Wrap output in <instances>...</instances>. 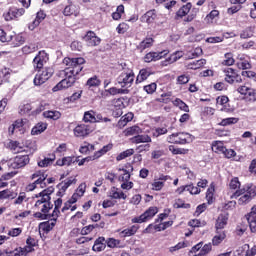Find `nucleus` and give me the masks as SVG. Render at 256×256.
I'll return each mask as SVG.
<instances>
[{"label":"nucleus","instance_id":"nucleus-1","mask_svg":"<svg viewBox=\"0 0 256 256\" xmlns=\"http://www.w3.org/2000/svg\"><path fill=\"white\" fill-rule=\"evenodd\" d=\"M62 63L65 66V69L60 72V75H63L64 79H62L52 88V91L54 93H57V91H63L64 89H69V87H73V85H75V81H77V76L81 71H83V64L85 63V58L66 57L63 59Z\"/></svg>","mask_w":256,"mask_h":256},{"label":"nucleus","instance_id":"nucleus-2","mask_svg":"<svg viewBox=\"0 0 256 256\" xmlns=\"http://www.w3.org/2000/svg\"><path fill=\"white\" fill-rule=\"evenodd\" d=\"M51 207H53V205H51V196L45 192H41L40 198L33 207L34 211H36L34 217L41 220L47 219V213H49Z\"/></svg>","mask_w":256,"mask_h":256},{"label":"nucleus","instance_id":"nucleus-3","mask_svg":"<svg viewBox=\"0 0 256 256\" xmlns=\"http://www.w3.org/2000/svg\"><path fill=\"white\" fill-rule=\"evenodd\" d=\"M192 8L193 4H191V2H188L185 5L181 6L176 12L175 19H183V17H186L184 19L185 23H191V21H193V19L197 17V12L190 13Z\"/></svg>","mask_w":256,"mask_h":256},{"label":"nucleus","instance_id":"nucleus-4","mask_svg":"<svg viewBox=\"0 0 256 256\" xmlns=\"http://www.w3.org/2000/svg\"><path fill=\"white\" fill-rule=\"evenodd\" d=\"M47 175L45 172L39 170L32 174L31 179H36L33 183L29 184L26 189L27 191H35V189H45V179Z\"/></svg>","mask_w":256,"mask_h":256},{"label":"nucleus","instance_id":"nucleus-5","mask_svg":"<svg viewBox=\"0 0 256 256\" xmlns=\"http://www.w3.org/2000/svg\"><path fill=\"white\" fill-rule=\"evenodd\" d=\"M237 93L241 95L242 100L245 103H255L256 101V90L247 85H240L237 87Z\"/></svg>","mask_w":256,"mask_h":256},{"label":"nucleus","instance_id":"nucleus-6","mask_svg":"<svg viewBox=\"0 0 256 256\" xmlns=\"http://www.w3.org/2000/svg\"><path fill=\"white\" fill-rule=\"evenodd\" d=\"M167 141L175 145H185L193 141V136L185 132L173 133L167 137Z\"/></svg>","mask_w":256,"mask_h":256},{"label":"nucleus","instance_id":"nucleus-7","mask_svg":"<svg viewBox=\"0 0 256 256\" xmlns=\"http://www.w3.org/2000/svg\"><path fill=\"white\" fill-rule=\"evenodd\" d=\"M135 81V73L133 70L123 71L117 78V83L121 87L129 89L133 82Z\"/></svg>","mask_w":256,"mask_h":256},{"label":"nucleus","instance_id":"nucleus-8","mask_svg":"<svg viewBox=\"0 0 256 256\" xmlns=\"http://www.w3.org/2000/svg\"><path fill=\"white\" fill-rule=\"evenodd\" d=\"M157 213H159V208H157V206H151L140 216L132 218L131 221L132 223H147V221H151Z\"/></svg>","mask_w":256,"mask_h":256},{"label":"nucleus","instance_id":"nucleus-9","mask_svg":"<svg viewBox=\"0 0 256 256\" xmlns=\"http://www.w3.org/2000/svg\"><path fill=\"white\" fill-rule=\"evenodd\" d=\"M51 77H53V68L47 67L42 71L39 70L34 77V85L36 87H40V85H43V83H47Z\"/></svg>","mask_w":256,"mask_h":256},{"label":"nucleus","instance_id":"nucleus-10","mask_svg":"<svg viewBox=\"0 0 256 256\" xmlns=\"http://www.w3.org/2000/svg\"><path fill=\"white\" fill-rule=\"evenodd\" d=\"M241 195H247L250 199H255L256 186L253 184L244 185L243 188L236 190V192L232 195V199H237V197H241Z\"/></svg>","mask_w":256,"mask_h":256},{"label":"nucleus","instance_id":"nucleus-11","mask_svg":"<svg viewBox=\"0 0 256 256\" xmlns=\"http://www.w3.org/2000/svg\"><path fill=\"white\" fill-rule=\"evenodd\" d=\"M29 161H31L29 155H17L9 165L12 169H23V167L29 165Z\"/></svg>","mask_w":256,"mask_h":256},{"label":"nucleus","instance_id":"nucleus-12","mask_svg":"<svg viewBox=\"0 0 256 256\" xmlns=\"http://www.w3.org/2000/svg\"><path fill=\"white\" fill-rule=\"evenodd\" d=\"M49 61V55L45 51H40L35 58L33 59V67L34 69H43L45 63Z\"/></svg>","mask_w":256,"mask_h":256},{"label":"nucleus","instance_id":"nucleus-13","mask_svg":"<svg viewBox=\"0 0 256 256\" xmlns=\"http://www.w3.org/2000/svg\"><path fill=\"white\" fill-rule=\"evenodd\" d=\"M73 133L74 137H88L93 133V127L87 124H79L74 128Z\"/></svg>","mask_w":256,"mask_h":256},{"label":"nucleus","instance_id":"nucleus-14","mask_svg":"<svg viewBox=\"0 0 256 256\" xmlns=\"http://www.w3.org/2000/svg\"><path fill=\"white\" fill-rule=\"evenodd\" d=\"M25 15V9L23 8H10L7 13H4L5 21H13V19H19V17H23Z\"/></svg>","mask_w":256,"mask_h":256},{"label":"nucleus","instance_id":"nucleus-15","mask_svg":"<svg viewBox=\"0 0 256 256\" xmlns=\"http://www.w3.org/2000/svg\"><path fill=\"white\" fill-rule=\"evenodd\" d=\"M111 145H106L104 146L102 149H100L99 151H97L94 156H90V157H86L83 158L82 160H80L78 162L79 167L85 165V163H87V161H94V159H99V157H102V155H105V153L111 151Z\"/></svg>","mask_w":256,"mask_h":256},{"label":"nucleus","instance_id":"nucleus-16","mask_svg":"<svg viewBox=\"0 0 256 256\" xmlns=\"http://www.w3.org/2000/svg\"><path fill=\"white\" fill-rule=\"evenodd\" d=\"M166 55H169V50H163L161 52H149L144 56L143 59L145 63H151L153 61L163 59V57H166Z\"/></svg>","mask_w":256,"mask_h":256},{"label":"nucleus","instance_id":"nucleus-17","mask_svg":"<svg viewBox=\"0 0 256 256\" xmlns=\"http://www.w3.org/2000/svg\"><path fill=\"white\" fill-rule=\"evenodd\" d=\"M84 41L88 47H97V45H101V38H99L93 31L86 33Z\"/></svg>","mask_w":256,"mask_h":256},{"label":"nucleus","instance_id":"nucleus-18","mask_svg":"<svg viewBox=\"0 0 256 256\" xmlns=\"http://www.w3.org/2000/svg\"><path fill=\"white\" fill-rule=\"evenodd\" d=\"M223 72L225 74L226 83H230V85H232V83H235V82L241 83V79L239 78V75L233 68H226L223 70Z\"/></svg>","mask_w":256,"mask_h":256},{"label":"nucleus","instance_id":"nucleus-19","mask_svg":"<svg viewBox=\"0 0 256 256\" xmlns=\"http://www.w3.org/2000/svg\"><path fill=\"white\" fill-rule=\"evenodd\" d=\"M173 225V221H167L160 224H149L148 227L145 229L146 233H151V230L154 229V231H165V229H168V227H171Z\"/></svg>","mask_w":256,"mask_h":256},{"label":"nucleus","instance_id":"nucleus-20","mask_svg":"<svg viewBox=\"0 0 256 256\" xmlns=\"http://www.w3.org/2000/svg\"><path fill=\"white\" fill-rule=\"evenodd\" d=\"M35 248L26 244L24 247L15 248L13 252L6 251V254L14 253V256H27L28 253H33Z\"/></svg>","mask_w":256,"mask_h":256},{"label":"nucleus","instance_id":"nucleus-21","mask_svg":"<svg viewBox=\"0 0 256 256\" xmlns=\"http://www.w3.org/2000/svg\"><path fill=\"white\" fill-rule=\"evenodd\" d=\"M171 179L170 176L161 175L158 179H154L152 183L153 191H161L163 187H165V181H169Z\"/></svg>","mask_w":256,"mask_h":256},{"label":"nucleus","instance_id":"nucleus-22","mask_svg":"<svg viewBox=\"0 0 256 256\" xmlns=\"http://www.w3.org/2000/svg\"><path fill=\"white\" fill-rule=\"evenodd\" d=\"M224 239H227V233L224 230H216V233L212 238V245L214 247H219Z\"/></svg>","mask_w":256,"mask_h":256},{"label":"nucleus","instance_id":"nucleus-23","mask_svg":"<svg viewBox=\"0 0 256 256\" xmlns=\"http://www.w3.org/2000/svg\"><path fill=\"white\" fill-rule=\"evenodd\" d=\"M155 19H157V12L155 10H150L141 16L140 21L142 23H147L148 25H151V23H153Z\"/></svg>","mask_w":256,"mask_h":256},{"label":"nucleus","instance_id":"nucleus-24","mask_svg":"<svg viewBox=\"0 0 256 256\" xmlns=\"http://www.w3.org/2000/svg\"><path fill=\"white\" fill-rule=\"evenodd\" d=\"M76 183H77V178L71 176V177L65 179L60 184H58V189H60V191L62 193H65L67 191V189H69V187H71V185H75Z\"/></svg>","mask_w":256,"mask_h":256},{"label":"nucleus","instance_id":"nucleus-25","mask_svg":"<svg viewBox=\"0 0 256 256\" xmlns=\"http://www.w3.org/2000/svg\"><path fill=\"white\" fill-rule=\"evenodd\" d=\"M227 221H229V217L225 214H220L216 220L215 229L216 231H223L225 226L227 225Z\"/></svg>","mask_w":256,"mask_h":256},{"label":"nucleus","instance_id":"nucleus-26","mask_svg":"<svg viewBox=\"0 0 256 256\" xmlns=\"http://www.w3.org/2000/svg\"><path fill=\"white\" fill-rule=\"evenodd\" d=\"M7 147L12 151V153H23L27 151V147H23L21 143L17 141H10Z\"/></svg>","mask_w":256,"mask_h":256},{"label":"nucleus","instance_id":"nucleus-27","mask_svg":"<svg viewBox=\"0 0 256 256\" xmlns=\"http://www.w3.org/2000/svg\"><path fill=\"white\" fill-rule=\"evenodd\" d=\"M123 133L125 137H137L138 135H141V133H143V129H141L139 126H132L126 128Z\"/></svg>","mask_w":256,"mask_h":256},{"label":"nucleus","instance_id":"nucleus-28","mask_svg":"<svg viewBox=\"0 0 256 256\" xmlns=\"http://www.w3.org/2000/svg\"><path fill=\"white\" fill-rule=\"evenodd\" d=\"M106 247L107 244L105 242V237H99L98 239H96L92 249L97 253H101V251H105Z\"/></svg>","mask_w":256,"mask_h":256},{"label":"nucleus","instance_id":"nucleus-29","mask_svg":"<svg viewBox=\"0 0 256 256\" xmlns=\"http://www.w3.org/2000/svg\"><path fill=\"white\" fill-rule=\"evenodd\" d=\"M130 141L135 145H139V143H151V138L147 134H138L137 136H133L132 138H130Z\"/></svg>","mask_w":256,"mask_h":256},{"label":"nucleus","instance_id":"nucleus-30","mask_svg":"<svg viewBox=\"0 0 256 256\" xmlns=\"http://www.w3.org/2000/svg\"><path fill=\"white\" fill-rule=\"evenodd\" d=\"M63 14L66 17H71V15H74V17H77V15H79V6L77 5H68L64 8V12Z\"/></svg>","mask_w":256,"mask_h":256},{"label":"nucleus","instance_id":"nucleus-31","mask_svg":"<svg viewBox=\"0 0 256 256\" xmlns=\"http://www.w3.org/2000/svg\"><path fill=\"white\" fill-rule=\"evenodd\" d=\"M184 55L185 53H183V51H176L162 63L165 66L170 65V63H175V61H179V59H181V57H183Z\"/></svg>","mask_w":256,"mask_h":256},{"label":"nucleus","instance_id":"nucleus-32","mask_svg":"<svg viewBox=\"0 0 256 256\" xmlns=\"http://www.w3.org/2000/svg\"><path fill=\"white\" fill-rule=\"evenodd\" d=\"M17 197V193L13 192V190L5 189L0 191V201H5V199H15Z\"/></svg>","mask_w":256,"mask_h":256},{"label":"nucleus","instance_id":"nucleus-33","mask_svg":"<svg viewBox=\"0 0 256 256\" xmlns=\"http://www.w3.org/2000/svg\"><path fill=\"white\" fill-rule=\"evenodd\" d=\"M150 76L151 72L148 69H141L136 77V84L143 83V81H147V78H149Z\"/></svg>","mask_w":256,"mask_h":256},{"label":"nucleus","instance_id":"nucleus-34","mask_svg":"<svg viewBox=\"0 0 256 256\" xmlns=\"http://www.w3.org/2000/svg\"><path fill=\"white\" fill-rule=\"evenodd\" d=\"M139 231V226L132 225L130 228H126L120 232L121 237H132V235H135Z\"/></svg>","mask_w":256,"mask_h":256},{"label":"nucleus","instance_id":"nucleus-35","mask_svg":"<svg viewBox=\"0 0 256 256\" xmlns=\"http://www.w3.org/2000/svg\"><path fill=\"white\" fill-rule=\"evenodd\" d=\"M207 64V60L205 59H200V60H195L187 64L188 69H201V67H204Z\"/></svg>","mask_w":256,"mask_h":256},{"label":"nucleus","instance_id":"nucleus-36","mask_svg":"<svg viewBox=\"0 0 256 256\" xmlns=\"http://www.w3.org/2000/svg\"><path fill=\"white\" fill-rule=\"evenodd\" d=\"M211 147H212V151L214 153H218V154L225 153L226 147H225V144L223 142H221V141H214V142H212V146Z\"/></svg>","mask_w":256,"mask_h":256},{"label":"nucleus","instance_id":"nucleus-37","mask_svg":"<svg viewBox=\"0 0 256 256\" xmlns=\"http://www.w3.org/2000/svg\"><path fill=\"white\" fill-rule=\"evenodd\" d=\"M110 249H115V247L119 249H123V244H121V240L115 239V238H108L106 241H104Z\"/></svg>","mask_w":256,"mask_h":256},{"label":"nucleus","instance_id":"nucleus-38","mask_svg":"<svg viewBox=\"0 0 256 256\" xmlns=\"http://www.w3.org/2000/svg\"><path fill=\"white\" fill-rule=\"evenodd\" d=\"M92 151H95V145L86 141L82 143L79 149V152L84 155H87V153H91Z\"/></svg>","mask_w":256,"mask_h":256},{"label":"nucleus","instance_id":"nucleus-39","mask_svg":"<svg viewBox=\"0 0 256 256\" xmlns=\"http://www.w3.org/2000/svg\"><path fill=\"white\" fill-rule=\"evenodd\" d=\"M83 121L84 123H97V119L95 118V111L89 110L84 112Z\"/></svg>","mask_w":256,"mask_h":256},{"label":"nucleus","instance_id":"nucleus-40","mask_svg":"<svg viewBox=\"0 0 256 256\" xmlns=\"http://www.w3.org/2000/svg\"><path fill=\"white\" fill-rule=\"evenodd\" d=\"M55 219H52L50 221H47V222H42L40 223L39 225V228L42 230V231H45L46 233H49V231L53 230V227H55Z\"/></svg>","mask_w":256,"mask_h":256},{"label":"nucleus","instance_id":"nucleus-41","mask_svg":"<svg viewBox=\"0 0 256 256\" xmlns=\"http://www.w3.org/2000/svg\"><path fill=\"white\" fill-rule=\"evenodd\" d=\"M154 40L153 38L149 37L144 39L140 44L138 45V49L140 51H145V49H149L150 47H153Z\"/></svg>","mask_w":256,"mask_h":256},{"label":"nucleus","instance_id":"nucleus-42","mask_svg":"<svg viewBox=\"0 0 256 256\" xmlns=\"http://www.w3.org/2000/svg\"><path fill=\"white\" fill-rule=\"evenodd\" d=\"M110 197L112 199H127V195L123 191H119L117 188L113 187L110 190Z\"/></svg>","mask_w":256,"mask_h":256},{"label":"nucleus","instance_id":"nucleus-43","mask_svg":"<svg viewBox=\"0 0 256 256\" xmlns=\"http://www.w3.org/2000/svg\"><path fill=\"white\" fill-rule=\"evenodd\" d=\"M55 161V155H52V157H45L44 159L42 160H39L37 162V165L38 167H42V168H45V167H50V165H53V162Z\"/></svg>","mask_w":256,"mask_h":256},{"label":"nucleus","instance_id":"nucleus-44","mask_svg":"<svg viewBox=\"0 0 256 256\" xmlns=\"http://www.w3.org/2000/svg\"><path fill=\"white\" fill-rule=\"evenodd\" d=\"M46 129L47 125L45 123H38L32 128L31 135H41Z\"/></svg>","mask_w":256,"mask_h":256},{"label":"nucleus","instance_id":"nucleus-45","mask_svg":"<svg viewBox=\"0 0 256 256\" xmlns=\"http://www.w3.org/2000/svg\"><path fill=\"white\" fill-rule=\"evenodd\" d=\"M133 113L129 112L124 115L118 122V127H125L130 121H133Z\"/></svg>","mask_w":256,"mask_h":256},{"label":"nucleus","instance_id":"nucleus-46","mask_svg":"<svg viewBox=\"0 0 256 256\" xmlns=\"http://www.w3.org/2000/svg\"><path fill=\"white\" fill-rule=\"evenodd\" d=\"M236 123H239V118L230 117L222 119L219 125L221 127H227L229 125H236Z\"/></svg>","mask_w":256,"mask_h":256},{"label":"nucleus","instance_id":"nucleus-47","mask_svg":"<svg viewBox=\"0 0 256 256\" xmlns=\"http://www.w3.org/2000/svg\"><path fill=\"white\" fill-rule=\"evenodd\" d=\"M222 65H225L226 67H231V65H235V58H233V53L229 52L224 55Z\"/></svg>","mask_w":256,"mask_h":256},{"label":"nucleus","instance_id":"nucleus-48","mask_svg":"<svg viewBox=\"0 0 256 256\" xmlns=\"http://www.w3.org/2000/svg\"><path fill=\"white\" fill-rule=\"evenodd\" d=\"M43 115L46 119H53L54 121L61 119V112L59 111H45Z\"/></svg>","mask_w":256,"mask_h":256},{"label":"nucleus","instance_id":"nucleus-49","mask_svg":"<svg viewBox=\"0 0 256 256\" xmlns=\"http://www.w3.org/2000/svg\"><path fill=\"white\" fill-rule=\"evenodd\" d=\"M135 154V150L133 148L127 149L121 152L117 157L116 161H123V159H127V157H131V155Z\"/></svg>","mask_w":256,"mask_h":256},{"label":"nucleus","instance_id":"nucleus-50","mask_svg":"<svg viewBox=\"0 0 256 256\" xmlns=\"http://www.w3.org/2000/svg\"><path fill=\"white\" fill-rule=\"evenodd\" d=\"M173 105L175 107H179L181 111H185V113H189V106L185 104L181 99L176 98L174 101H172Z\"/></svg>","mask_w":256,"mask_h":256},{"label":"nucleus","instance_id":"nucleus-51","mask_svg":"<svg viewBox=\"0 0 256 256\" xmlns=\"http://www.w3.org/2000/svg\"><path fill=\"white\" fill-rule=\"evenodd\" d=\"M213 249V244L208 243L205 244L204 246H202V249L200 250V252L198 254H195L194 256H207L209 255V253H211Z\"/></svg>","mask_w":256,"mask_h":256},{"label":"nucleus","instance_id":"nucleus-52","mask_svg":"<svg viewBox=\"0 0 256 256\" xmlns=\"http://www.w3.org/2000/svg\"><path fill=\"white\" fill-rule=\"evenodd\" d=\"M39 47L36 46V44H28L22 47V53L24 55H31V53H35Z\"/></svg>","mask_w":256,"mask_h":256},{"label":"nucleus","instance_id":"nucleus-53","mask_svg":"<svg viewBox=\"0 0 256 256\" xmlns=\"http://www.w3.org/2000/svg\"><path fill=\"white\" fill-rule=\"evenodd\" d=\"M73 163V157L68 156V157H64L62 159H59L56 161V165H58L59 167H69V165H71Z\"/></svg>","mask_w":256,"mask_h":256},{"label":"nucleus","instance_id":"nucleus-54","mask_svg":"<svg viewBox=\"0 0 256 256\" xmlns=\"http://www.w3.org/2000/svg\"><path fill=\"white\" fill-rule=\"evenodd\" d=\"M171 97H173V93L171 92H167V93H163L161 94V96L157 99L158 103H171V101H173L171 99Z\"/></svg>","mask_w":256,"mask_h":256},{"label":"nucleus","instance_id":"nucleus-55","mask_svg":"<svg viewBox=\"0 0 256 256\" xmlns=\"http://www.w3.org/2000/svg\"><path fill=\"white\" fill-rule=\"evenodd\" d=\"M125 13V6L119 5L114 13H112V18L114 21H119L121 16Z\"/></svg>","mask_w":256,"mask_h":256},{"label":"nucleus","instance_id":"nucleus-56","mask_svg":"<svg viewBox=\"0 0 256 256\" xmlns=\"http://www.w3.org/2000/svg\"><path fill=\"white\" fill-rule=\"evenodd\" d=\"M12 43L14 47H19V45H23L25 43V38L21 34H18V35L14 34Z\"/></svg>","mask_w":256,"mask_h":256},{"label":"nucleus","instance_id":"nucleus-57","mask_svg":"<svg viewBox=\"0 0 256 256\" xmlns=\"http://www.w3.org/2000/svg\"><path fill=\"white\" fill-rule=\"evenodd\" d=\"M213 195H215V185L211 184L206 192V199L209 204L213 203Z\"/></svg>","mask_w":256,"mask_h":256},{"label":"nucleus","instance_id":"nucleus-58","mask_svg":"<svg viewBox=\"0 0 256 256\" xmlns=\"http://www.w3.org/2000/svg\"><path fill=\"white\" fill-rule=\"evenodd\" d=\"M106 93H109V95H125V93H127V90L117 88V87H112L106 90Z\"/></svg>","mask_w":256,"mask_h":256},{"label":"nucleus","instance_id":"nucleus-59","mask_svg":"<svg viewBox=\"0 0 256 256\" xmlns=\"http://www.w3.org/2000/svg\"><path fill=\"white\" fill-rule=\"evenodd\" d=\"M238 197V205H247V203H251V201L253 200V198H250L248 195L245 194H240V196Z\"/></svg>","mask_w":256,"mask_h":256},{"label":"nucleus","instance_id":"nucleus-60","mask_svg":"<svg viewBox=\"0 0 256 256\" xmlns=\"http://www.w3.org/2000/svg\"><path fill=\"white\" fill-rule=\"evenodd\" d=\"M24 201H27V194L20 192L18 197L14 200V205H23Z\"/></svg>","mask_w":256,"mask_h":256},{"label":"nucleus","instance_id":"nucleus-61","mask_svg":"<svg viewBox=\"0 0 256 256\" xmlns=\"http://www.w3.org/2000/svg\"><path fill=\"white\" fill-rule=\"evenodd\" d=\"M219 17V10H212L206 17V23H213V19Z\"/></svg>","mask_w":256,"mask_h":256},{"label":"nucleus","instance_id":"nucleus-62","mask_svg":"<svg viewBox=\"0 0 256 256\" xmlns=\"http://www.w3.org/2000/svg\"><path fill=\"white\" fill-rule=\"evenodd\" d=\"M144 91L148 95H153L155 91H157V84L156 83H151L143 87Z\"/></svg>","mask_w":256,"mask_h":256},{"label":"nucleus","instance_id":"nucleus-63","mask_svg":"<svg viewBox=\"0 0 256 256\" xmlns=\"http://www.w3.org/2000/svg\"><path fill=\"white\" fill-rule=\"evenodd\" d=\"M229 187L232 190H236V189H240L241 187V182L239 181L238 177H234L231 179L230 183H229Z\"/></svg>","mask_w":256,"mask_h":256},{"label":"nucleus","instance_id":"nucleus-64","mask_svg":"<svg viewBox=\"0 0 256 256\" xmlns=\"http://www.w3.org/2000/svg\"><path fill=\"white\" fill-rule=\"evenodd\" d=\"M207 225V222L201 221L199 219H193L189 221L190 227H205Z\"/></svg>","mask_w":256,"mask_h":256}]
</instances>
